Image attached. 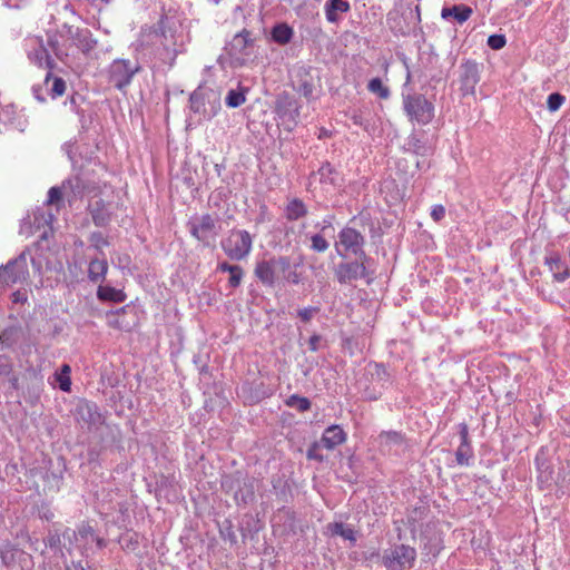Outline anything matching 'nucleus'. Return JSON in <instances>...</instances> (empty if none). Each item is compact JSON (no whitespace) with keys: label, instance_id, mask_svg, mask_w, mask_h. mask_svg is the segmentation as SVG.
<instances>
[{"label":"nucleus","instance_id":"obj_1","mask_svg":"<svg viewBox=\"0 0 570 570\" xmlns=\"http://www.w3.org/2000/svg\"><path fill=\"white\" fill-rule=\"evenodd\" d=\"M189 40L183 23L175 16L165 14L158 22V30L142 33L140 48L154 66L171 68L176 58L187 51Z\"/></svg>","mask_w":570,"mask_h":570},{"label":"nucleus","instance_id":"obj_2","mask_svg":"<svg viewBox=\"0 0 570 570\" xmlns=\"http://www.w3.org/2000/svg\"><path fill=\"white\" fill-rule=\"evenodd\" d=\"M402 107L410 122L428 125L434 118V105L423 94L402 92Z\"/></svg>","mask_w":570,"mask_h":570},{"label":"nucleus","instance_id":"obj_3","mask_svg":"<svg viewBox=\"0 0 570 570\" xmlns=\"http://www.w3.org/2000/svg\"><path fill=\"white\" fill-rule=\"evenodd\" d=\"M416 549L405 543L393 544L382 553V563L390 570H411L416 561Z\"/></svg>","mask_w":570,"mask_h":570},{"label":"nucleus","instance_id":"obj_4","mask_svg":"<svg viewBox=\"0 0 570 570\" xmlns=\"http://www.w3.org/2000/svg\"><path fill=\"white\" fill-rule=\"evenodd\" d=\"M139 62L129 59H115L108 67V81L118 90H125L140 71Z\"/></svg>","mask_w":570,"mask_h":570},{"label":"nucleus","instance_id":"obj_5","mask_svg":"<svg viewBox=\"0 0 570 570\" xmlns=\"http://www.w3.org/2000/svg\"><path fill=\"white\" fill-rule=\"evenodd\" d=\"M63 540H68L69 546L63 544L65 549L70 553L72 549L73 541L78 543V548L81 550V553H85L89 550L94 543H96L98 549H102L107 546L105 539L99 538L92 527L89 524H82L78 528V531L66 529L62 533Z\"/></svg>","mask_w":570,"mask_h":570},{"label":"nucleus","instance_id":"obj_6","mask_svg":"<svg viewBox=\"0 0 570 570\" xmlns=\"http://www.w3.org/2000/svg\"><path fill=\"white\" fill-rule=\"evenodd\" d=\"M252 244L253 240L248 232L233 229L222 240V248L230 259L240 261L250 253Z\"/></svg>","mask_w":570,"mask_h":570},{"label":"nucleus","instance_id":"obj_7","mask_svg":"<svg viewBox=\"0 0 570 570\" xmlns=\"http://www.w3.org/2000/svg\"><path fill=\"white\" fill-rule=\"evenodd\" d=\"M291 267V261L286 256L273 257L256 264L254 274L266 286H274L278 275L285 274Z\"/></svg>","mask_w":570,"mask_h":570},{"label":"nucleus","instance_id":"obj_8","mask_svg":"<svg viewBox=\"0 0 570 570\" xmlns=\"http://www.w3.org/2000/svg\"><path fill=\"white\" fill-rule=\"evenodd\" d=\"M27 255V252H22L18 257L0 267V291L27 281L29 276Z\"/></svg>","mask_w":570,"mask_h":570},{"label":"nucleus","instance_id":"obj_9","mask_svg":"<svg viewBox=\"0 0 570 570\" xmlns=\"http://www.w3.org/2000/svg\"><path fill=\"white\" fill-rule=\"evenodd\" d=\"M188 227L190 234L205 246L212 245L219 233L218 220L209 214L193 217Z\"/></svg>","mask_w":570,"mask_h":570},{"label":"nucleus","instance_id":"obj_10","mask_svg":"<svg viewBox=\"0 0 570 570\" xmlns=\"http://www.w3.org/2000/svg\"><path fill=\"white\" fill-rule=\"evenodd\" d=\"M364 243V236L358 230L352 227H344L338 233V243H336L335 247L342 257H345L346 254H353L358 259H366V254L363 249Z\"/></svg>","mask_w":570,"mask_h":570},{"label":"nucleus","instance_id":"obj_11","mask_svg":"<svg viewBox=\"0 0 570 570\" xmlns=\"http://www.w3.org/2000/svg\"><path fill=\"white\" fill-rule=\"evenodd\" d=\"M0 559L8 570H32V556L10 542L0 544Z\"/></svg>","mask_w":570,"mask_h":570},{"label":"nucleus","instance_id":"obj_12","mask_svg":"<svg viewBox=\"0 0 570 570\" xmlns=\"http://www.w3.org/2000/svg\"><path fill=\"white\" fill-rule=\"evenodd\" d=\"M299 108L297 100L288 94H282L275 102V114L285 129L292 130L298 121Z\"/></svg>","mask_w":570,"mask_h":570},{"label":"nucleus","instance_id":"obj_13","mask_svg":"<svg viewBox=\"0 0 570 570\" xmlns=\"http://www.w3.org/2000/svg\"><path fill=\"white\" fill-rule=\"evenodd\" d=\"M253 53L254 39L252 38V33L246 29L235 35L228 43V55L240 65L246 63Z\"/></svg>","mask_w":570,"mask_h":570},{"label":"nucleus","instance_id":"obj_14","mask_svg":"<svg viewBox=\"0 0 570 570\" xmlns=\"http://www.w3.org/2000/svg\"><path fill=\"white\" fill-rule=\"evenodd\" d=\"M60 35L62 38H66V41H68L70 46L77 47L85 55H88L97 46V40L92 37L89 29H80L65 24Z\"/></svg>","mask_w":570,"mask_h":570},{"label":"nucleus","instance_id":"obj_15","mask_svg":"<svg viewBox=\"0 0 570 570\" xmlns=\"http://www.w3.org/2000/svg\"><path fill=\"white\" fill-rule=\"evenodd\" d=\"M75 417L79 423L87 425L88 429L98 428L105 422L98 405L90 401H80L77 404Z\"/></svg>","mask_w":570,"mask_h":570},{"label":"nucleus","instance_id":"obj_16","mask_svg":"<svg viewBox=\"0 0 570 570\" xmlns=\"http://www.w3.org/2000/svg\"><path fill=\"white\" fill-rule=\"evenodd\" d=\"M26 47L28 59L32 63L39 67H47L49 69L55 67V62L51 59L48 49L46 48L41 38L32 37L27 39Z\"/></svg>","mask_w":570,"mask_h":570},{"label":"nucleus","instance_id":"obj_17","mask_svg":"<svg viewBox=\"0 0 570 570\" xmlns=\"http://www.w3.org/2000/svg\"><path fill=\"white\" fill-rule=\"evenodd\" d=\"M460 70L462 95H473L480 81V66L474 61L466 60L460 66Z\"/></svg>","mask_w":570,"mask_h":570},{"label":"nucleus","instance_id":"obj_18","mask_svg":"<svg viewBox=\"0 0 570 570\" xmlns=\"http://www.w3.org/2000/svg\"><path fill=\"white\" fill-rule=\"evenodd\" d=\"M365 259L356 262L341 263L335 268V276L341 284H347L358 278L365 277L366 267L364 265Z\"/></svg>","mask_w":570,"mask_h":570},{"label":"nucleus","instance_id":"obj_19","mask_svg":"<svg viewBox=\"0 0 570 570\" xmlns=\"http://www.w3.org/2000/svg\"><path fill=\"white\" fill-rule=\"evenodd\" d=\"M460 445L455 451V459L458 464L469 466L474 456L471 441L469 438V428L466 423L459 424Z\"/></svg>","mask_w":570,"mask_h":570},{"label":"nucleus","instance_id":"obj_20","mask_svg":"<svg viewBox=\"0 0 570 570\" xmlns=\"http://www.w3.org/2000/svg\"><path fill=\"white\" fill-rule=\"evenodd\" d=\"M420 65L422 68L412 70L406 61V59L403 60L404 67L406 69V78L405 83L403 85V91L407 92L406 89L409 85L413 81V79L416 77L417 79L425 76V70L433 67V65L436 62V56L433 53H421L420 55Z\"/></svg>","mask_w":570,"mask_h":570},{"label":"nucleus","instance_id":"obj_21","mask_svg":"<svg viewBox=\"0 0 570 570\" xmlns=\"http://www.w3.org/2000/svg\"><path fill=\"white\" fill-rule=\"evenodd\" d=\"M345 440L346 433L343 429L338 425H331L324 431L320 444L327 450H333L337 445L344 443Z\"/></svg>","mask_w":570,"mask_h":570},{"label":"nucleus","instance_id":"obj_22","mask_svg":"<svg viewBox=\"0 0 570 570\" xmlns=\"http://www.w3.org/2000/svg\"><path fill=\"white\" fill-rule=\"evenodd\" d=\"M350 10V3L345 0H327L325 3V16L327 21L337 22L340 14Z\"/></svg>","mask_w":570,"mask_h":570},{"label":"nucleus","instance_id":"obj_23","mask_svg":"<svg viewBox=\"0 0 570 570\" xmlns=\"http://www.w3.org/2000/svg\"><path fill=\"white\" fill-rule=\"evenodd\" d=\"M43 83L46 86V90H47L48 95L52 99L61 97L66 92V89H67L66 81L60 77L52 76L51 72H48L46 75Z\"/></svg>","mask_w":570,"mask_h":570},{"label":"nucleus","instance_id":"obj_24","mask_svg":"<svg viewBox=\"0 0 570 570\" xmlns=\"http://www.w3.org/2000/svg\"><path fill=\"white\" fill-rule=\"evenodd\" d=\"M472 9L465 4H455L453 7L443 8L441 16L443 19L452 17L459 23L465 22L472 14Z\"/></svg>","mask_w":570,"mask_h":570},{"label":"nucleus","instance_id":"obj_25","mask_svg":"<svg viewBox=\"0 0 570 570\" xmlns=\"http://www.w3.org/2000/svg\"><path fill=\"white\" fill-rule=\"evenodd\" d=\"M315 176L320 177V183L325 186H336L340 181L338 171L330 164H323Z\"/></svg>","mask_w":570,"mask_h":570},{"label":"nucleus","instance_id":"obj_26","mask_svg":"<svg viewBox=\"0 0 570 570\" xmlns=\"http://www.w3.org/2000/svg\"><path fill=\"white\" fill-rule=\"evenodd\" d=\"M108 271V263L104 258L91 259L88 267V277L91 282H102Z\"/></svg>","mask_w":570,"mask_h":570},{"label":"nucleus","instance_id":"obj_27","mask_svg":"<svg viewBox=\"0 0 570 570\" xmlns=\"http://www.w3.org/2000/svg\"><path fill=\"white\" fill-rule=\"evenodd\" d=\"M379 442L382 448L392 450L393 448H400L404 443V436L396 431H383L379 435Z\"/></svg>","mask_w":570,"mask_h":570},{"label":"nucleus","instance_id":"obj_28","mask_svg":"<svg viewBox=\"0 0 570 570\" xmlns=\"http://www.w3.org/2000/svg\"><path fill=\"white\" fill-rule=\"evenodd\" d=\"M91 216L96 226H106L110 220V213L102 200H97L90 205Z\"/></svg>","mask_w":570,"mask_h":570},{"label":"nucleus","instance_id":"obj_29","mask_svg":"<svg viewBox=\"0 0 570 570\" xmlns=\"http://www.w3.org/2000/svg\"><path fill=\"white\" fill-rule=\"evenodd\" d=\"M306 215L307 207L298 198L292 199L285 207V217L291 222L297 220L302 217H305Z\"/></svg>","mask_w":570,"mask_h":570},{"label":"nucleus","instance_id":"obj_30","mask_svg":"<svg viewBox=\"0 0 570 570\" xmlns=\"http://www.w3.org/2000/svg\"><path fill=\"white\" fill-rule=\"evenodd\" d=\"M550 272L553 273V278L558 282H563L570 276V272L566 268L562 271V262L559 256L552 255L546 258Z\"/></svg>","mask_w":570,"mask_h":570},{"label":"nucleus","instance_id":"obj_31","mask_svg":"<svg viewBox=\"0 0 570 570\" xmlns=\"http://www.w3.org/2000/svg\"><path fill=\"white\" fill-rule=\"evenodd\" d=\"M293 38V29L286 23H278L272 30V39L278 45H286Z\"/></svg>","mask_w":570,"mask_h":570},{"label":"nucleus","instance_id":"obj_32","mask_svg":"<svg viewBox=\"0 0 570 570\" xmlns=\"http://www.w3.org/2000/svg\"><path fill=\"white\" fill-rule=\"evenodd\" d=\"M97 296L99 299L117 303H120L125 299V294L121 291L110 286H99Z\"/></svg>","mask_w":570,"mask_h":570},{"label":"nucleus","instance_id":"obj_33","mask_svg":"<svg viewBox=\"0 0 570 570\" xmlns=\"http://www.w3.org/2000/svg\"><path fill=\"white\" fill-rule=\"evenodd\" d=\"M71 367L68 364H63L61 366L60 372H57L56 380L59 384V387L63 392H69L71 389V379H70Z\"/></svg>","mask_w":570,"mask_h":570},{"label":"nucleus","instance_id":"obj_34","mask_svg":"<svg viewBox=\"0 0 570 570\" xmlns=\"http://www.w3.org/2000/svg\"><path fill=\"white\" fill-rule=\"evenodd\" d=\"M367 89L381 99H387L391 95L390 89L383 85L380 78H373L368 81Z\"/></svg>","mask_w":570,"mask_h":570},{"label":"nucleus","instance_id":"obj_35","mask_svg":"<svg viewBox=\"0 0 570 570\" xmlns=\"http://www.w3.org/2000/svg\"><path fill=\"white\" fill-rule=\"evenodd\" d=\"M286 405L295 407L299 412H305L311 409V401L307 397L293 394L286 400Z\"/></svg>","mask_w":570,"mask_h":570},{"label":"nucleus","instance_id":"obj_36","mask_svg":"<svg viewBox=\"0 0 570 570\" xmlns=\"http://www.w3.org/2000/svg\"><path fill=\"white\" fill-rule=\"evenodd\" d=\"M333 533L353 543L356 542L355 531L351 527L344 525L343 523H335L333 525Z\"/></svg>","mask_w":570,"mask_h":570},{"label":"nucleus","instance_id":"obj_37","mask_svg":"<svg viewBox=\"0 0 570 570\" xmlns=\"http://www.w3.org/2000/svg\"><path fill=\"white\" fill-rule=\"evenodd\" d=\"M225 101L228 107L237 108L245 102V96L243 92L232 89L228 91Z\"/></svg>","mask_w":570,"mask_h":570},{"label":"nucleus","instance_id":"obj_38","mask_svg":"<svg viewBox=\"0 0 570 570\" xmlns=\"http://www.w3.org/2000/svg\"><path fill=\"white\" fill-rule=\"evenodd\" d=\"M407 149L417 155H426L429 151V148L414 135L407 139Z\"/></svg>","mask_w":570,"mask_h":570},{"label":"nucleus","instance_id":"obj_39","mask_svg":"<svg viewBox=\"0 0 570 570\" xmlns=\"http://www.w3.org/2000/svg\"><path fill=\"white\" fill-rule=\"evenodd\" d=\"M45 546L60 552L61 558L65 557V553L61 549V538L58 532H49L47 538L45 539Z\"/></svg>","mask_w":570,"mask_h":570},{"label":"nucleus","instance_id":"obj_40","mask_svg":"<svg viewBox=\"0 0 570 570\" xmlns=\"http://www.w3.org/2000/svg\"><path fill=\"white\" fill-rule=\"evenodd\" d=\"M311 242H312L311 248L317 253H324L330 247L328 242L321 234L312 235Z\"/></svg>","mask_w":570,"mask_h":570},{"label":"nucleus","instance_id":"obj_41","mask_svg":"<svg viewBox=\"0 0 570 570\" xmlns=\"http://www.w3.org/2000/svg\"><path fill=\"white\" fill-rule=\"evenodd\" d=\"M205 92L202 90H196L190 95V108L194 112H202V107L204 105Z\"/></svg>","mask_w":570,"mask_h":570},{"label":"nucleus","instance_id":"obj_42","mask_svg":"<svg viewBox=\"0 0 570 570\" xmlns=\"http://www.w3.org/2000/svg\"><path fill=\"white\" fill-rule=\"evenodd\" d=\"M566 98L559 92H553L548 96L547 106L550 111H557L564 102Z\"/></svg>","mask_w":570,"mask_h":570},{"label":"nucleus","instance_id":"obj_43","mask_svg":"<svg viewBox=\"0 0 570 570\" xmlns=\"http://www.w3.org/2000/svg\"><path fill=\"white\" fill-rule=\"evenodd\" d=\"M220 535L225 541H229L230 543H236L237 537L235 531L233 530V525L229 521H225L220 528Z\"/></svg>","mask_w":570,"mask_h":570},{"label":"nucleus","instance_id":"obj_44","mask_svg":"<svg viewBox=\"0 0 570 570\" xmlns=\"http://www.w3.org/2000/svg\"><path fill=\"white\" fill-rule=\"evenodd\" d=\"M297 91L303 95L305 98L309 99L313 96L314 85L312 81L305 79L302 80L297 86Z\"/></svg>","mask_w":570,"mask_h":570},{"label":"nucleus","instance_id":"obj_45","mask_svg":"<svg viewBox=\"0 0 570 570\" xmlns=\"http://www.w3.org/2000/svg\"><path fill=\"white\" fill-rule=\"evenodd\" d=\"M505 42V37L502 35H492L488 38V46L493 50L502 49Z\"/></svg>","mask_w":570,"mask_h":570},{"label":"nucleus","instance_id":"obj_46","mask_svg":"<svg viewBox=\"0 0 570 570\" xmlns=\"http://www.w3.org/2000/svg\"><path fill=\"white\" fill-rule=\"evenodd\" d=\"M89 240L91 245L98 250L108 245V240L99 232L91 233Z\"/></svg>","mask_w":570,"mask_h":570},{"label":"nucleus","instance_id":"obj_47","mask_svg":"<svg viewBox=\"0 0 570 570\" xmlns=\"http://www.w3.org/2000/svg\"><path fill=\"white\" fill-rule=\"evenodd\" d=\"M244 276V271L240 266H236L232 273H229V285L232 287L239 286L242 278Z\"/></svg>","mask_w":570,"mask_h":570},{"label":"nucleus","instance_id":"obj_48","mask_svg":"<svg viewBox=\"0 0 570 570\" xmlns=\"http://www.w3.org/2000/svg\"><path fill=\"white\" fill-rule=\"evenodd\" d=\"M62 198V191L59 187H51L48 191V205L58 204Z\"/></svg>","mask_w":570,"mask_h":570},{"label":"nucleus","instance_id":"obj_49","mask_svg":"<svg viewBox=\"0 0 570 570\" xmlns=\"http://www.w3.org/2000/svg\"><path fill=\"white\" fill-rule=\"evenodd\" d=\"M282 275L284 276V279L291 284L296 285V284L301 283V281H302L301 274L297 271L292 269V266L289 267L288 271H286L285 274H282Z\"/></svg>","mask_w":570,"mask_h":570},{"label":"nucleus","instance_id":"obj_50","mask_svg":"<svg viewBox=\"0 0 570 570\" xmlns=\"http://www.w3.org/2000/svg\"><path fill=\"white\" fill-rule=\"evenodd\" d=\"M50 45H51V47H52L57 58L59 60H61L63 63H68L69 62V55H68V52H66L62 48H60L57 45V42L51 41Z\"/></svg>","mask_w":570,"mask_h":570},{"label":"nucleus","instance_id":"obj_51","mask_svg":"<svg viewBox=\"0 0 570 570\" xmlns=\"http://www.w3.org/2000/svg\"><path fill=\"white\" fill-rule=\"evenodd\" d=\"M316 307H305L297 312L298 316L303 322H308L314 316L315 313H317Z\"/></svg>","mask_w":570,"mask_h":570},{"label":"nucleus","instance_id":"obj_52","mask_svg":"<svg viewBox=\"0 0 570 570\" xmlns=\"http://www.w3.org/2000/svg\"><path fill=\"white\" fill-rule=\"evenodd\" d=\"M445 216V208L442 205H434L431 210V217L435 222H440Z\"/></svg>","mask_w":570,"mask_h":570},{"label":"nucleus","instance_id":"obj_53","mask_svg":"<svg viewBox=\"0 0 570 570\" xmlns=\"http://www.w3.org/2000/svg\"><path fill=\"white\" fill-rule=\"evenodd\" d=\"M321 341V336L317 335V334H314L309 337L308 340V346H309V350L313 351V352H316L318 350V343Z\"/></svg>","mask_w":570,"mask_h":570},{"label":"nucleus","instance_id":"obj_54","mask_svg":"<svg viewBox=\"0 0 570 570\" xmlns=\"http://www.w3.org/2000/svg\"><path fill=\"white\" fill-rule=\"evenodd\" d=\"M351 120L353 121L354 125L356 126H363V118L361 116V114L354 111L352 115H351Z\"/></svg>","mask_w":570,"mask_h":570},{"label":"nucleus","instance_id":"obj_55","mask_svg":"<svg viewBox=\"0 0 570 570\" xmlns=\"http://www.w3.org/2000/svg\"><path fill=\"white\" fill-rule=\"evenodd\" d=\"M33 95L36 97L37 100L41 101V102H45L46 101V97L42 95V89L39 87H33Z\"/></svg>","mask_w":570,"mask_h":570},{"label":"nucleus","instance_id":"obj_56","mask_svg":"<svg viewBox=\"0 0 570 570\" xmlns=\"http://www.w3.org/2000/svg\"><path fill=\"white\" fill-rule=\"evenodd\" d=\"M237 265H230L226 262L219 264L218 266V269L222 271V272H228V273H232V271L236 267Z\"/></svg>","mask_w":570,"mask_h":570},{"label":"nucleus","instance_id":"obj_57","mask_svg":"<svg viewBox=\"0 0 570 570\" xmlns=\"http://www.w3.org/2000/svg\"><path fill=\"white\" fill-rule=\"evenodd\" d=\"M28 541L33 550H38L39 539L28 535Z\"/></svg>","mask_w":570,"mask_h":570},{"label":"nucleus","instance_id":"obj_58","mask_svg":"<svg viewBox=\"0 0 570 570\" xmlns=\"http://www.w3.org/2000/svg\"><path fill=\"white\" fill-rule=\"evenodd\" d=\"M24 0H6L7 4L12 8H19Z\"/></svg>","mask_w":570,"mask_h":570},{"label":"nucleus","instance_id":"obj_59","mask_svg":"<svg viewBox=\"0 0 570 570\" xmlns=\"http://www.w3.org/2000/svg\"><path fill=\"white\" fill-rule=\"evenodd\" d=\"M77 97L76 95H72L70 98H69V104H70V107H71V110L73 111H77Z\"/></svg>","mask_w":570,"mask_h":570},{"label":"nucleus","instance_id":"obj_60","mask_svg":"<svg viewBox=\"0 0 570 570\" xmlns=\"http://www.w3.org/2000/svg\"><path fill=\"white\" fill-rule=\"evenodd\" d=\"M109 325L116 328H121L119 322L117 320H109Z\"/></svg>","mask_w":570,"mask_h":570},{"label":"nucleus","instance_id":"obj_61","mask_svg":"<svg viewBox=\"0 0 570 570\" xmlns=\"http://www.w3.org/2000/svg\"><path fill=\"white\" fill-rule=\"evenodd\" d=\"M307 456L309 459H317V456L315 455L314 451L313 450H309L308 453H307Z\"/></svg>","mask_w":570,"mask_h":570},{"label":"nucleus","instance_id":"obj_62","mask_svg":"<svg viewBox=\"0 0 570 570\" xmlns=\"http://www.w3.org/2000/svg\"><path fill=\"white\" fill-rule=\"evenodd\" d=\"M32 265L40 272L41 266L40 264H37L35 259H32Z\"/></svg>","mask_w":570,"mask_h":570},{"label":"nucleus","instance_id":"obj_63","mask_svg":"<svg viewBox=\"0 0 570 570\" xmlns=\"http://www.w3.org/2000/svg\"><path fill=\"white\" fill-rule=\"evenodd\" d=\"M75 183H76V187L78 188V187H79L80 179H79V178H76V179H75Z\"/></svg>","mask_w":570,"mask_h":570},{"label":"nucleus","instance_id":"obj_64","mask_svg":"<svg viewBox=\"0 0 570 570\" xmlns=\"http://www.w3.org/2000/svg\"><path fill=\"white\" fill-rule=\"evenodd\" d=\"M289 2H293V0H288Z\"/></svg>","mask_w":570,"mask_h":570}]
</instances>
